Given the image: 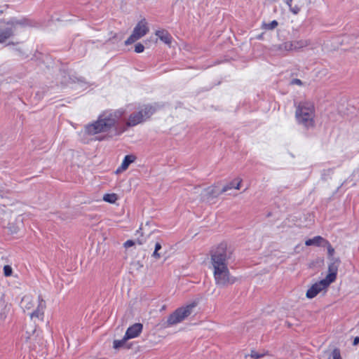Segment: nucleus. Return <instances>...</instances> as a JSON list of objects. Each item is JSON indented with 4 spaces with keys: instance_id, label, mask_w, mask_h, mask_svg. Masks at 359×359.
I'll return each mask as SVG.
<instances>
[{
    "instance_id": "f257e3e1",
    "label": "nucleus",
    "mask_w": 359,
    "mask_h": 359,
    "mask_svg": "<svg viewBox=\"0 0 359 359\" xmlns=\"http://www.w3.org/2000/svg\"><path fill=\"white\" fill-rule=\"evenodd\" d=\"M231 255L232 250L225 242L219 243L211 250L210 264L217 285L224 287L234 283L228 268V261Z\"/></svg>"
},
{
    "instance_id": "423d86ee",
    "label": "nucleus",
    "mask_w": 359,
    "mask_h": 359,
    "mask_svg": "<svg viewBox=\"0 0 359 359\" xmlns=\"http://www.w3.org/2000/svg\"><path fill=\"white\" fill-rule=\"evenodd\" d=\"M311 41L306 39H299L293 41H285L278 46H275L276 50L283 51H298L310 46Z\"/></svg>"
},
{
    "instance_id": "9b49d317",
    "label": "nucleus",
    "mask_w": 359,
    "mask_h": 359,
    "mask_svg": "<svg viewBox=\"0 0 359 359\" xmlns=\"http://www.w3.org/2000/svg\"><path fill=\"white\" fill-rule=\"evenodd\" d=\"M330 261V262L328 265V273L325 279L331 284L334 282L337 278L338 267L341 261L339 257H332Z\"/></svg>"
},
{
    "instance_id": "dca6fc26",
    "label": "nucleus",
    "mask_w": 359,
    "mask_h": 359,
    "mask_svg": "<svg viewBox=\"0 0 359 359\" xmlns=\"http://www.w3.org/2000/svg\"><path fill=\"white\" fill-rule=\"evenodd\" d=\"M326 239L320 236H317L313 238L308 239L305 241V245L307 246L316 245V246H323Z\"/></svg>"
},
{
    "instance_id": "a878e982",
    "label": "nucleus",
    "mask_w": 359,
    "mask_h": 359,
    "mask_svg": "<svg viewBox=\"0 0 359 359\" xmlns=\"http://www.w3.org/2000/svg\"><path fill=\"white\" fill-rule=\"evenodd\" d=\"M13 269L11 266L5 265L4 266V274L5 276L8 277L12 275Z\"/></svg>"
},
{
    "instance_id": "412c9836",
    "label": "nucleus",
    "mask_w": 359,
    "mask_h": 359,
    "mask_svg": "<svg viewBox=\"0 0 359 359\" xmlns=\"http://www.w3.org/2000/svg\"><path fill=\"white\" fill-rule=\"evenodd\" d=\"M144 242H145V239L144 238H138L136 241H131V240L127 241L124 243V246L126 248H129V247L133 246L135 243H137L139 245H142Z\"/></svg>"
},
{
    "instance_id": "0eeeda50",
    "label": "nucleus",
    "mask_w": 359,
    "mask_h": 359,
    "mask_svg": "<svg viewBox=\"0 0 359 359\" xmlns=\"http://www.w3.org/2000/svg\"><path fill=\"white\" fill-rule=\"evenodd\" d=\"M156 111V109L151 105H145L140 111L132 114L128 118L127 125L128 126H135L142 123L149 118Z\"/></svg>"
},
{
    "instance_id": "4be33fe9",
    "label": "nucleus",
    "mask_w": 359,
    "mask_h": 359,
    "mask_svg": "<svg viewBox=\"0 0 359 359\" xmlns=\"http://www.w3.org/2000/svg\"><path fill=\"white\" fill-rule=\"evenodd\" d=\"M10 311V306L6 304L2 310V311L0 313V323H3L4 320L7 317V314L8 311Z\"/></svg>"
},
{
    "instance_id": "a211bd4d",
    "label": "nucleus",
    "mask_w": 359,
    "mask_h": 359,
    "mask_svg": "<svg viewBox=\"0 0 359 359\" xmlns=\"http://www.w3.org/2000/svg\"><path fill=\"white\" fill-rule=\"evenodd\" d=\"M102 199H103L104 201H105L107 203H111V204H114L118 200V196H117L116 194H114V193H112V194H105L103 196Z\"/></svg>"
},
{
    "instance_id": "c85d7f7f",
    "label": "nucleus",
    "mask_w": 359,
    "mask_h": 359,
    "mask_svg": "<svg viewBox=\"0 0 359 359\" xmlns=\"http://www.w3.org/2000/svg\"><path fill=\"white\" fill-rule=\"evenodd\" d=\"M250 356L252 358H255V359H259L261 357L263 356V355H261V354H259L257 353V352L254 351H251V353H250Z\"/></svg>"
},
{
    "instance_id": "7ed1b4c3",
    "label": "nucleus",
    "mask_w": 359,
    "mask_h": 359,
    "mask_svg": "<svg viewBox=\"0 0 359 359\" xmlns=\"http://www.w3.org/2000/svg\"><path fill=\"white\" fill-rule=\"evenodd\" d=\"M20 306L25 312H28L30 318L34 322L36 320H43L46 303L40 295L27 294L24 296Z\"/></svg>"
},
{
    "instance_id": "6e6552de",
    "label": "nucleus",
    "mask_w": 359,
    "mask_h": 359,
    "mask_svg": "<svg viewBox=\"0 0 359 359\" xmlns=\"http://www.w3.org/2000/svg\"><path fill=\"white\" fill-rule=\"evenodd\" d=\"M149 27L148 22L145 19H142L137 23L133 29L132 34L125 41V44L127 46L135 43L145 36L149 32Z\"/></svg>"
},
{
    "instance_id": "2eb2a0df",
    "label": "nucleus",
    "mask_w": 359,
    "mask_h": 359,
    "mask_svg": "<svg viewBox=\"0 0 359 359\" xmlns=\"http://www.w3.org/2000/svg\"><path fill=\"white\" fill-rule=\"evenodd\" d=\"M136 160V156L135 155L130 154V155H126L124 157V159L119 168H117L116 173H120L125 170H126L129 165L135 162Z\"/></svg>"
},
{
    "instance_id": "4468645a",
    "label": "nucleus",
    "mask_w": 359,
    "mask_h": 359,
    "mask_svg": "<svg viewBox=\"0 0 359 359\" xmlns=\"http://www.w3.org/2000/svg\"><path fill=\"white\" fill-rule=\"evenodd\" d=\"M142 327L143 326L141 323H135L128 328L125 338L129 339L137 337L141 333Z\"/></svg>"
},
{
    "instance_id": "9d476101",
    "label": "nucleus",
    "mask_w": 359,
    "mask_h": 359,
    "mask_svg": "<svg viewBox=\"0 0 359 359\" xmlns=\"http://www.w3.org/2000/svg\"><path fill=\"white\" fill-rule=\"evenodd\" d=\"M242 184V179L240 177H236L231 181L227 182L219 191V192H216L214 191V188H209L208 189H211L210 191V194L219 195L226 192H229V194H231V191L233 189L239 190L241 189Z\"/></svg>"
},
{
    "instance_id": "ddd939ff",
    "label": "nucleus",
    "mask_w": 359,
    "mask_h": 359,
    "mask_svg": "<svg viewBox=\"0 0 359 359\" xmlns=\"http://www.w3.org/2000/svg\"><path fill=\"white\" fill-rule=\"evenodd\" d=\"M311 3V0H294L285 3L289 8V11L294 15H297L305 5Z\"/></svg>"
},
{
    "instance_id": "20e7f679",
    "label": "nucleus",
    "mask_w": 359,
    "mask_h": 359,
    "mask_svg": "<svg viewBox=\"0 0 359 359\" xmlns=\"http://www.w3.org/2000/svg\"><path fill=\"white\" fill-rule=\"evenodd\" d=\"M315 109L311 102H300L296 110V118L299 123L306 127L313 126L314 124Z\"/></svg>"
},
{
    "instance_id": "5701e85b",
    "label": "nucleus",
    "mask_w": 359,
    "mask_h": 359,
    "mask_svg": "<svg viewBox=\"0 0 359 359\" xmlns=\"http://www.w3.org/2000/svg\"><path fill=\"white\" fill-rule=\"evenodd\" d=\"M278 23L276 20H273L269 23H264L262 28L267 30H272L278 26Z\"/></svg>"
},
{
    "instance_id": "f8f14e48",
    "label": "nucleus",
    "mask_w": 359,
    "mask_h": 359,
    "mask_svg": "<svg viewBox=\"0 0 359 359\" xmlns=\"http://www.w3.org/2000/svg\"><path fill=\"white\" fill-rule=\"evenodd\" d=\"M24 24L22 22L15 20H13L8 22V27L0 33V43L4 42L7 39L13 35V32L15 31L18 27L22 26Z\"/></svg>"
},
{
    "instance_id": "1a4fd4ad",
    "label": "nucleus",
    "mask_w": 359,
    "mask_h": 359,
    "mask_svg": "<svg viewBox=\"0 0 359 359\" xmlns=\"http://www.w3.org/2000/svg\"><path fill=\"white\" fill-rule=\"evenodd\" d=\"M330 285V283L324 278L312 285V286L307 290L306 297L309 299H313L320 292L325 291Z\"/></svg>"
},
{
    "instance_id": "39448f33",
    "label": "nucleus",
    "mask_w": 359,
    "mask_h": 359,
    "mask_svg": "<svg viewBox=\"0 0 359 359\" xmlns=\"http://www.w3.org/2000/svg\"><path fill=\"white\" fill-rule=\"evenodd\" d=\"M196 304L193 302L175 310L168 316L166 322L167 326L173 325L184 320L186 318L191 315V313L193 312V309L196 307Z\"/></svg>"
},
{
    "instance_id": "6ab92c4d",
    "label": "nucleus",
    "mask_w": 359,
    "mask_h": 359,
    "mask_svg": "<svg viewBox=\"0 0 359 359\" xmlns=\"http://www.w3.org/2000/svg\"><path fill=\"white\" fill-rule=\"evenodd\" d=\"M323 246L327 248L328 258L330 260H331V259L332 257H334V255L335 252L334 248L331 245L330 242L327 240L325 241Z\"/></svg>"
},
{
    "instance_id": "cd10ccee",
    "label": "nucleus",
    "mask_w": 359,
    "mask_h": 359,
    "mask_svg": "<svg viewBox=\"0 0 359 359\" xmlns=\"http://www.w3.org/2000/svg\"><path fill=\"white\" fill-rule=\"evenodd\" d=\"M144 50V46L140 43H138L135 45V51L137 53H142Z\"/></svg>"
},
{
    "instance_id": "473e14b6",
    "label": "nucleus",
    "mask_w": 359,
    "mask_h": 359,
    "mask_svg": "<svg viewBox=\"0 0 359 359\" xmlns=\"http://www.w3.org/2000/svg\"><path fill=\"white\" fill-rule=\"evenodd\" d=\"M1 300L4 302V294L1 295Z\"/></svg>"
},
{
    "instance_id": "f03ea898",
    "label": "nucleus",
    "mask_w": 359,
    "mask_h": 359,
    "mask_svg": "<svg viewBox=\"0 0 359 359\" xmlns=\"http://www.w3.org/2000/svg\"><path fill=\"white\" fill-rule=\"evenodd\" d=\"M121 116V113L119 112H104L95 121L85 126V133L88 135L107 133L115 126Z\"/></svg>"
},
{
    "instance_id": "f3484780",
    "label": "nucleus",
    "mask_w": 359,
    "mask_h": 359,
    "mask_svg": "<svg viewBox=\"0 0 359 359\" xmlns=\"http://www.w3.org/2000/svg\"><path fill=\"white\" fill-rule=\"evenodd\" d=\"M155 34L165 44L170 45L171 43V36L168 31L165 29L157 30Z\"/></svg>"
},
{
    "instance_id": "393cba45",
    "label": "nucleus",
    "mask_w": 359,
    "mask_h": 359,
    "mask_svg": "<svg viewBox=\"0 0 359 359\" xmlns=\"http://www.w3.org/2000/svg\"><path fill=\"white\" fill-rule=\"evenodd\" d=\"M126 340L128 339H126L125 337L121 340H114V348H118L124 345Z\"/></svg>"
},
{
    "instance_id": "b1692460",
    "label": "nucleus",
    "mask_w": 359,
    "mask_h": 359,
    "mask_svg": "<svg viewBox=\"0 0 359 359\" xmlns=\"http://www.w3.org/2000/svg\"><path fill=\"white\" fill-rule=\"evenodd\" d=\"M13 212H15L19 215H22L24 212V205L20 203H18L13 207V209L11 210Z\"/></svg>"
},
{
    "instance_id": "aec40b11",
    "label": "nucleus",
    "mask_w": 359,
    "mask_h": 359,
    "mask_svg": "<svg viewBox=\"0 0 359 359\" xmlns=\"http://www.w3.org/2000/svg\"><path fill=\"white\" fill-rule=\"evenodd\" d=\"M162 248V246H161V244L158 242L156 243L155 244V249H154V251L152 254V257L156 259H158L161 258V254L159 252V250H161Z\"/></svg>"
},
{
    "instance_id": "2f4dec72",
    "label": "nucleus",
    "mask_w": 359,
    "mask_h": 359,
    "mask_svg": "<svg viewBox=\"0 0 359 359\" xmlns=\"http://www.w3.org/2000/svg\"><path fill=\"white\" fill-rule=\"evenodd\" d=\"M142 227H140L139 230L137 231V234L140 233L142 237H143Z\"/></svg>"
},
{
    "instance_id": "bb28decb",
    "label": "nucleus",
    "mask_w": 359,
    "mask_h": 359,
    "mask_svg": "<svg viewBox=\"0 0 359 359\" xmlns=\"http://www.w3.org/2000/svg\"><path fill=\"white\" fill-rule=\"evenodd\" d=\"M332 359H342L340 351L338 348H334L332 352Z\"/></svg>"
},
{
    "instance_id": "7c9ffc66",
    "label": "nucleus",
    "mask_w": 359,
    "mask_h": 359,
    "mask_svg": "<svg viewBox=\"0 0 359 359\" xmlns=\"http://www.w3.org/2000/svg\"><path fill=\"white\" fill-rule=\"evenodd\" d=\"M359 344V337H355L353 339V344L356 346Z\"/></svg>"
},
{
    "instance_id": "c756f323",
    "label": "nucleus",
    "mask_w": 359,
    "mask_h": 359,
    "mask_svg": "<svg viewBox=\"0 0 359 359\" xmlns=\"http://www.w3.org/2000/svg\"><path fill=\"white\" fill-rule=\"evenodd\" d=\"M291 84L292 85H298V86H301L302 84V82L300 79H294L292 80L291 81Z\"/></svg>"
}]
</instances>
